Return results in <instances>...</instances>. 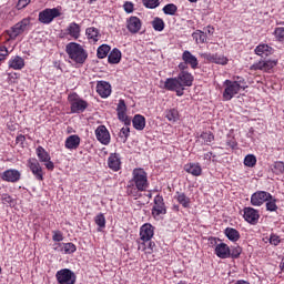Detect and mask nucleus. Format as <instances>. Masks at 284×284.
Here are the masks:
<instances>
[{
  "mask_svg": "<svg viewBox=\"0 0 284 284\" xmlns=\"http://www.w3.org/2000/svg\"><path fill=\"white\" fill-rule=\"evenodd\" d=\"M149 187L150 181L148 180V172L142 168L134 169L132 171V178L126 185L128 196L141 199V192H148Z\"/></svg>",
  "mask_w": 284,
  "mask_h": 284,
  "instance_id": "1",
  "label": "nucleus"
},
{
  "mask_svg": "<svg viewBox=\"0 0 284 284\" xmlns=\"http://www.w3.org/2000/svg\"><path fill=\"white\" fill-rule=\"evenodd\" d=\"M194 83V75L189 71H182L175 78H168L164 81L163 89L169 92H175L176 97L185 94V88H192Z\"/></svg>",
  "mask_w": 284,
  "mask_h": 284,
  "instance_id": "2",
  "label": "nucleus"
},
{
  "mask_svg": "<svg viewBox=\"0 0 284 284\" xmlns=\"http://www.w3.org/2000/svg\"><path fill=\"white\" fill-rule=\"evenodd\" d=\"M65 52L69 59H71V61L78 65H83L85 61H88V51L85 48H83V45L77 42H69L65 45Z\"/></svg>",
  "mask_w": 284,
  "mask_h": 284,
  "instance_id": "3",
  "label": "nucleus"
},
{
  "mask_svg": "<svg viewBox=\"0 0 284 284\" xmlns=\"http://www.w3.org/2000/svg\"><path fill=\"white\" fill-rule=\"evenodd\" d=\"M154 236V226L150 223H145L140 227V239L138 240V250L145 252L148 250V243L152 241Z\"/></svg>",
  "mask_w": 284,
  "mask_h": 284,
  "instance_id": "4",
  "label": "nucleus"
},
{
  "mask_svg": "<svg viewBox=\"0 0 284 284\" xmlns=\"http://www.w3.org/2000/svg\"><path fill=\"white\" fill-rule=\"evenodd\" d=\"M28 30H30V18H24L6 31V34L9 37L7 41H14L17 37L23 34V32Z\"/></svg>",
  "mask_w": 284,
  "mask_h": 284,
  "instance_id": "5",
  "label": "nucleus"
},
{
  "mask_svg": "<svg viewBox=\"0 0 284 284\" xmlns=\"http://www.w3.org/2000/svg\"><path fill=\"white\" fill-rule=\"evenodd\" d=\"M71 114H81L88 110V101L81 99L77 93L69 95Z\"/></svg>",
  "mask_w": 284,
  "mask_h": 284,
  "instance_id": "6",
  "label": "nucleus"
},
{
  "mask_svg": "<svg viewBox=\"0 0 284 284\" xmlns=\"http://www.w3.org/2000/svg\"><path fill=\"white\" fill-rule=\"evenodd\" d=\"M153 207L151 210V214L155 221H159L161 216L168 214V207L165 206V201L163 200V195L158 194L153 200Z\"/></svg>",
  "mask_w": 284,
  "mask_h": 284,
  "instance_id": "7",
  "label": "nucleus"
},
{
  "mask_svg": "<svg viewBox=\"0 0 284 284\" xmlns=\"http://www.w3.org/2000/svg\"><path fill=\"white\" fill-rule=\"evenodd\" d=\"M224 91H223V100L224 101H232L239 92H241V89L239 88V83L233 82L232 80H225L224 83Z\"/></svg>",
  "mask_w": 284,
  "mask_h": 284,
  "instance_id": "8",
  "label": "nucleus"
},
{
  "mask_svg": "<svg viewBox=\"0 0 284 284\" xmlns=\"http://www.w3.org/2000/svg\"><path fill=\"white\" fill-rule=\"evenodd\" d=\"M57 17H61V11H59V9H44L39 13L38 21L44 26H50Z\"/></svg>",
  "mask_w": 284,
  "mask_h": 284,
  "instance_id": "9",
  "label": "nucleus"
},
{
  "mask_svg": "<svg viewBox=\"0 0 284 284\" xmlns=\"http://www.w3.org/2000/svg\"><path fill=\"white\" fill-rule=\"evenodd\" d=\"M55 278L59 284H75L77 275L70 268H62L55 273Z\"/></svg>",
  "mask_w": 284,
  "mask_h": 284,
  "instance_id": "10",
  "label": "nucleus"
},
{
  "mask_svg": "<svg viewBox=\"0 0 284 284\" xmlns=\"http://www.w3.org/2000/svg\"><path fill=\"white\" fill-rule=\"evenodd\" d=\"M277 64H278V61H276V60L261 59L258 62L253 63L250 67V70L253 72H256L258 70L261 72H270V71L274 70V68H276Z\"/></svg>",
  "mask_w": 284,
  "mask_h": 284,
  "instance_id": "11",
  "label": "nucleus"
},
{
  "mask_svg": "<svg viewBox=\"0 0 284 284\" xmlns=\"http://www.w3.org/2000/svg\"><path fill=\"white\" fill-rule=\"evenodd\" d=\"M268 199H272V193L267 191H256L251 195V205L254 207H261Z\"/></svg>",
  "mask_w": 284,
  "mask_h": 284,
  "instance_id": "12",
  "label": "nucleus"
},
{
  "mask_svg": "<svg viewBox=\"0 0 284 284\" xmlns=\"http://www.w3.org/2000/svg\"><path fill=\"white\" fill-rule=\"evenodd\" d=\"M201 57L209 63H216L217 65H227L230 62L227 57L219 53H202Z\"/></svg>",
  "mask_w": 284,
  "mask_h": 284,
  "instance_id": "13",
  "label": "nucleus"
},
{
  "mask_svg": "<svg viewBox=\"0 0 284 284\" xmlns=\"http://www.w3.org/2000/svg\"><path fill=\"white\" fill-rule=\"evenodd\" d=\"M95 139H98L99 143H101L102 145H110V131L105 125H99L95 129Z\"/></svg>",
  "mask_w": 284,
  "mask_h": 284,
  "instance_id": "14",
  "label": "nucleus"
},
{
  "mask_svg": "<svg viewBox=\"0 0 284 284\" xmlns=\"http://www.w3.org/2000/svg\"><path fill=\"white\" fill-rule=\"evenodd\" d=\"M142 27H143V22L136 16H131L126 20V29L131 34H139V32H141Z\"/></svg>",
  "mask_w": 284,
  "mask_h": 284,
  "instance_id": "15",
  "label": "nucleus"
},
{
  "mask_svg": "<svg viewBox=\"0 0 284 284\" xmlns=\"http://www.w3.org/2000/svg\"><path fill=\"white\" fill-rule=\"evenodd\" d=\"M244 220L246 223H250L251 225H256L258 223V220L261 219V214H258V210L254 207H244Z\"/></svg>",
  "mask_w": 284,
  "mask_h": 284,
  "instance_id": "16",
  "label": "nucleus"
},
{
  "mask_svg": "<svg viewBox=\"0 0 284 284\" xmlns=\"http://www.w3.org/2000/svg\"><path fill=\"white\" fill-rule=\"evenodd\" d=\"M1 180L6 181L7 183H19V181H21V172H19L17 169L6 170L1 174Z\"/></svg>",
  "mask_w": 284,
  "mask_h": 284,
  "instance_id": "17",
  "label": "nucleus"
},
{
  "mask_svg": "<svg viewBox=\"0 0 284 284\" xmlns=\"http://www.w3.org/2000/svg\"><path fill=\"white\" fill-rule=\"evenodd\" d=\"M28 165L37 181H43V169L37 159H29Z\"/></svg>",
  "mask_w": 284,
  "mask_h": 284,
  "instance_id": "18",
  "label": "nucleus"
},
{
  "mask_svg": "<svg viewBox=\"0 0 284 284\" xmlns=\"http://www.w3.org/2000/svg\"><path fill=\"white\" fill-rule=\"evenodd\" d=\"M97 92L101 99H108L112 94V85L105 81H98Z\"/></svg>",
  "mask_w": 284,
  "mask_h": 284,
  "instance_id": "19",
  "label": "nucleus"
},
{
  "mask_svg": "<svg viewBox=\"0 0 284 284\" xmlns=\"http://www.w3.org/2000/svg\"><path fill=\"white\" fill-rule=\"evenodd\" d=\"M64 34L67 37H71L72 39L77 40L81 37V26L77 22H71L67 27Z\"/></svg>",
  "mask_w": 284,
  "mask_h": 284,
  "instance_id": "20",
  "label": "nucleus"
},
{
  "mask_svg": "<svg viewBox=\"0 0 284 284\" xmlns=\"http://www.w3.org/2000/svg\"><path fill=\"white\" fill-rule=\"evenodd\" d=\"M108 165L112 172H119L121 170V154L111 153L108 158Z\"/></svg>",
  "mask_w": 284,
  "mask_h": 284,
  "instance_id": "21",
  "label": "nucleus"
},
{
  "mask_svg": "<svg viewBox=\"0 0 284 284\" xmlns=\"http://www.w3.org/2000/svg\"><path fill=\"white\" fill-rule=\"evenodd\" d=\"M182 61L187 63L192 70L199 69V59L189 50L182 53Z\"/></svg>",
  "mask_w": 284,
  "mask_h": 284,
  "instance_id": "22",
  "label": "nucleus"
},
{
  "mask_svg": "<svg viewBox=\"0 0 284 284\" xmlns=\"http://www.w3.org/2000/svg\"><path fill=\"white\" fill-rule=\"evenodd\" d=\"M254 52L255 54H257V57H261L263 59L264 57H272V54H274V48L265 43H260L254 49Z\"/></svg>",
  "mask_w": 284,
  "mask_h": 284,
  "instance_id": "23",
  "label": "nucleus"
},
{
  "mask_svg": "<svg viewBox=\"0 0 284 284\" xmlns=\"http://www.w3.org/2000/svg\"><path fill=\"white\" fill-rule=\"evenodd\" d=\"M54 250L57 252H62L63 254H74L77 252V245L72 242L68 243H58Z\"/></svg>",
  "mask_w": 284,
  "mask_h": 284,
  "instance_id": "24",
  "label": "nucleus"
},
{
  "mask_svg": "<svg viewBox=\"0 0 284 284\" xmlns=\"http://www.w3.org/2000/svg\"><path fill=\"white\" fill-rule=\"evenodd\" d=\"M79 145H81V138L77 134L69 135L64 142L67 150H78Z\"/></svg>",
  "mask_w": 284,
  "mask_h": 284,
  "instance_id": "25",
  "label": "nucleus"
},
{
  "mask_svg": "<svg viewBox=\"0 0 284 284\" xmlns=\"http://www.w3.org/2000/svg\"><path fill=\"white\" fill-rule=\"evenodd\" d=\"M9 68L12 70H23L26 68V60L19 55L11 57L8 62Z\"/></svg>",
  "mask_w": 284,
  "mask_h": 284,
  "instance_id": "26",
  "label": "nucleus"
},
{
  "mask_svg": "<svg viewBox=\"0 0 284 284\" xmlns=\"http://www.w3.org/2000/svg\"><path fill=\"white\" fill-rule=\"evenodd\" d=\"M184 172L192 174V176H201V174H203V169L199 163H187L184 165Z\"/></svg>",
  "mask_w": 284,
  "mask_h": 284,
  "instance_id": "27",
  "label": "nucleus"
},
{
  "mask_svg": "<svg viewBox=\"0 0 284 284\" xmlns=\"http://www.w3.org/2000/svg\"><path fill=\"white\" fill-rule=\"evenodd\" d=\"M174 199L185 210L190 209V205H192V200L189 196H186V194L184 192L178 191L174 195Z\"/></svg>",
  "mask_w": 284,
  "mask_h": 284,
  "instance_id": "28",
  "label": "nucleus"
},
{
  "mask_svg": "<svg viewBox=\"0 0 284 284\" xmlns=\"http://www.w3.org/2000/svg\"><path fill=\"white\" fill-rule=\"evenodd\" d=\"M214 252L219 258H230V246L225 243L217 244Z\"/></svg>",
  "mask_w": 284,
  "mask_h": 284,
  "instance_id": "29",
  "label": "nucleus"
},
{
  "mask_svg": "<svg viewBox=\"0 0 284 284\" xmlns=\"http://www.w3.org/2000/svg\"><path fill=\"white\" fill-rule=\"evenodd\" d=\"M224 234L229 241H232V243H236V241L241 239V233L234 227H226Z\"/></svg>",
  "mask_w": 284,
  "mask_h": 284,
  "instance_id": "30",
  "label": "nucleus"
},
{
  "mask_svg": "<svg viewBox=\"0 0 284 284\" xmlns=\"http://www.w3.org/2000/svg\"><path fill=\"white\" fill-rule=\"evenodd\" d=\"M134 130L142 131L145 130V116L141 114H135L132 120Z\"/></svg>",
  "mask_w": 284,
  "mask_h": 284,
  "instance_id": "31",
  "label": "nucleus"
},
{
  "mask_svg": "<svg viewBox=\"0 0 284 284\" xmlns=\"http://www.w3.org/2000/svg\"><path fill=\"white\" fill-rule=\"evenodd\" d=\"M192 38L194 39L197 45L207 43V33H205V31L196 30L195 32L192 33Z\"/></svg>",
  "mask_w": 284,
  "mask_h": 284,
  "instance_id": "32",
  "label": "nucleus"
},
{
  "mask_svg": "<svg viewBox=\"0 0 284 284\" xmlns=\"http://www.w3.org/2000/svg\"><path fill=\"white\" fill-rule=\"evenodd\" d=\"M164 116L170 123H176V121H179V119H181V115L179 114V110H176V109L166 110L164 112Z\"/></svg>",
  "mask_w": 284,
  "mask_h": 284,
  "instance_id": "33",
  "label": "nucleus"
},
{
  "mask_svg": "<svg viewBox=\"0 0 284 284\" xmlns=\"http://www.w3.org/2000/svg\"><path fill=\"white\" fill-rule=\"evenodd\" d=\"M121 50L114 48L108 55V61L111 64L121 63Z\"/></svg>",
  "mask_w": 284,
  "mask_h": 284,
  "instance_id": "34",
  "label": "nucleus"
},
{
  "mask_svg": "<svg viewBox=\"0 0 284 284\" xmlns=\"http://www.w3.org/2000/svg\"><path fill=\"white\" fill-rule=\"evenodd\" d=\"M85 34H87V38L89 39V41H93V43H97V41H99V37H101L99 29H97L94 27L87 28Z\"/></svg>",
  "mask_w": 284,
  "mask_h": 284,
  "instance_id": "35",
  "label": "nucleus"
},
{
  "mask_svg": "<svg viewBox=\"0 0 284 284\" xmlns=\"http://www.w3.org/2000/svg\"><path fill=\"white\" fill-rule=\"evenodd\" d=\"M276 203H278V200L271 194V197L266 200V212H277L278 205Z\"/></svg>",
  "mask_w": 284,
  "mask_h": 284,
  "instance_id": "36",
  "label": "nucleus"
},
{
  "mask_svg": "<svg viewBox=\"0 0 284 284\" xmlns=\"http://www.w3.org/2000/svg\"><path fill=\"white\" fill-rule=\"evenodd\" d=\"M37 156L41 163H45V161H50V153L45 151L43 146H38L36 149Z\"/></svg>",
  "mask_w": 284,
  "mask_h": 284,
  "instance_id": "37",
  "label": "nucleus"
},
{
  "mask_svg": "<svg viewBox=\"0 0 284 284\" xmlns=\"http://www.w3.org/2000/svg\"><path fill=\"white\" fill-rule=\"evenodd\" d=\"M151 24L155 32H163L165 30V21L159 17H155Z\"/></svg>",
  "mask_w": 284,
  "mask_h": 284,
  "instance_id": "38",
  "label": "nucleus"
},
{
  "mask_svg": "<svg viewBox=\"0 0 284 284\" xmlns=\"http://www.w3.org/2000/svg\"><path fill=\"white\" fill-rule=\"evenodd\" d=\"M110 50H111V48L108 44L100 45L97 51L98 59H105V57H108V54H110Z\"/></svg>",
  "mask_w": 284,
  "mask_h": 284,
  "instance_id": "39",
  "label": "nucleus"
},
{
  "mask_svg": "<svg viewBox=\"0 0 284 284\" xmlns=\"http://www.w3.org/2000/svg\"><path fill=\"white\" fill-rule=\"evenodd\" d=\"M162 10H163L164 14L174 17V14H176V12L179 10V7H176V4H174V3H169V4H165Z\"/></svg>",
  "mask_w": 284,
  "mask_h": 284,
  "instance_id": "40",
  "label": "nucleus"
},
{
  "mask_svg": "<svg viewBox=\"0 0 284 284\" xmlns=\"http://www.w3.org/2000/svg\"><path fill=\"white\" fill-rule=\"evenodd\" d=\"M273 36L275 37V41L284 43V27L275 28Z\"/></svg>",
  "mask_w": 284,
  "mask_h": 284,
  "instance_id": "41",
  "label": "nucleus"
},
{
  "mask_svg": "<svg viewBox=\"0 0 284 284\" xmlns=\"http://www.w3.org/2000/svg\"><path fill=\"white\" fill-rule=\"evenodd\" d=\"M200 139L204 140L205 145H212V142L214 141V133L212 132H202L200 134Z\"/></svg>",
  "mask_w": 284,
  "mask_h": 284,
  "instance_id": "42",
  "label": "nucleus"
},
{
  "mask_svg": "<svg viewBox=\"0 0 284 284\" xmlns=\"http://www.w3.org/2000/svg\"><path fill=\"white\" fill-rule=\"evenodd\" d=\"M1 196V201L3 205H9L10 207L14 206L17 204V201L10 194L3 193Z\"/></svg>",
  "mask_w": 284,
  "mask_h": 284,
  "instance_id": "43",
  "label": "nucleus"
},
{
  "mask_svg": "<svg viewBox=\"0 0 284 284\" xmlns=\"http://www.w3.org/2000/svg\"><path fill=\"white\" fill-rule=\"evenodd\" d=\"M272 172L276 174L277 176L280 174H284V162L277 161L273 164Z\"/></svg>",
  "mask_w": 284,
  "mask_h": 284,
  "instance_id": "44",
  "label": "nucleus"
},
{
  "mask_svg": "<svg viewBox=\"0 0 284 284\" xmlns=\"http://www.w3.org/2000/svg\"><path fill=\"white\" fill-rule=\"evenodd\" d=\"M244 165L246 168H254L256 165V155L254 154H247L244 158Z\"/></svg>",
  "mask_w": 284,
  "mask_h": 284,
  "instance_id": "45",
  "label": "nucleus"
},
{
  "mask_svg": "<svg viewBox=\"0 0 284 284\" xmlns=\"http://www.w3.org/2000/svg\"><path fill=\"white\" fill-rule=\"evenodd\" d=\"M142 3L150 10H154V8H159V6H161V2H159V0H142Z\"/></svg>",
  "mask_w": 284,
  "mask_h": 284,
  "instance_id": "46",
  "label": "nucleus"
},
{
  "mask_svg": "<svg viewBox=\"0 0 284 284\" xmlns=\"http://www.w3.org/2000/svg\"><path fill=\"white\" fill-rule=\"evenodd\" d=\"M243 252L241 246H234L232 250L230 248V258H239Z\"/></svg>",
  "mask_w": 284,
  "mask_h": 284,
  "instance_id": "47",
  "label": "nucleus"
},
{
  "mask_svg": "<svg viewBox=\"0 0 284 284\" xmlns=\"http://www.w3.org/2000/svg\"><path fill=\"white\" fill-rule=\"evenodd\" d=\"M118 119H119V121H122V123H124V125H131V123H132V120L128 116L126 112H119Z\"/></svg>",
  "mask_w": 284,
  "mask_h": 284,
  "instance_id": "48",
  "label": "nucleus"
},
{
  "mask_svg": "<svg viewBox=\"0 0 284 284\" xmlns=\"http://www.w3.org/2000/svg\"><path fill=\"white\" fill-rule=\"evenodd\" d=\"M8 57H10V51H8V48L6 45H0V63H3Z\"/></svg>",
  "mask_w": 284,
  "mask_h": 284,
  "instance_id": "49",
  "label": "nucleus"
},
{
  "mask_svg": "<svg viewBox=\"0 0 284 284\" xmlns=\"http://www.w3.org/2000/svg\"><path fill=\"white\" fill-rule=\"evenodd\" d=\"M95 225H99L101 229L105 227V215L103 213L98 214L94 217Z\"/></svg>",
  "mask_w": 284,
  "mask_h": 284,
  "instance_id": "50",
  "label": "nucleus"
},
{
  "mask_svg": "<svg viewBox=\"0 0 284 284\" xmlns=\"http://www.w3.org/2000/svg\"><path fill=\"white\" fill-rule=\"evenodd\" d=\"M226 145L227 148H231V150H236L239 142H236V138L229 135L226 139Z\"/></svg>",
  "mask_w": 284,
  "mask_h": 284,
  "instance_id": "51",
  "label": "nucleus"
},
{
  "mask_svg": "<svg viewBox=\"0 0 284 284\" xmlns=\"http://www.w3.org/2000/svg\"><path fill=\"white\" fill-rule=\"evenodd\" d=\"M120 139H124V141H128L130 138V125H126L120 130L119 133Z\"/></svg>",
  "mask_w": 284,
  "mask_h": 284,
  "instance_id": "52",
  "label": "nucleus"
},
{
  "mask_svg": "<svg viewBox=\"0 0 284 284\" xmlns=\"http://www.w3.org/2000/svg\"><path fill=\"white\" fill-rule=\"evenodd\" d=\"M116 112H128V105H125V100L121 99L119 100Z\"/></svg>",
  "mask_w": 284,
  "mask_h": 284,
  "instance_id": "53",
  "label": "nucleus"
},
{
  "mask_svg": "<svg viewBox=\"0 0 284 284\" xmlns=\"http://www.w3.org/2000/svg\"><path fill=\"white\" fill-rule=\"evenodd\" d=\"M52 241L61 243V241H63V233H61V231H53Z\"/></svg>",
  "mask_w": 284,
  "mask_h": 284,
  "instance_id": "54",
  "label": "nucleus"
},
{
  "mask_svg": "<svg viewBox=\"0 0 284 284\" xmlns=\"http://www.w3.org/2000/svg\"><path fill=\"white\" fill-rule=\"evenodd\" d=\"M123 9L128 14H132V12H134V3L126 1L123 4Z\"/></svg>",
  "mask_w": 284,
  "mask_h": 284,
  "instance_id": "55",
  "label": "nucleus"
},
{
  "mask_svg": "<svg viewBox=\"0 0 284 284\" xmlns=\"http://www.w3.org/2000/svg\"><path fill=\"white\" fill-rule=\"evenodd\" d=\"M156 247V243L152 242V240H150L149 242H146V250L144 251L145 254H152V252H154V248Z\"/></svg>",
  "mask_w": 284,
  "mask_h": 284,
  "instance_id": "56",
  "label": "nucleus"
},
{
  "mask_svg": "<svg viewBox=\"0 0 284 284\" xmlns=\"http://www.w3.org/2000/svg\"><path fill=\"white\" fill-rule=\"evenodd\" d=\"M281 243V236L272 233L271 236H270V244L271 245H278Z\"/></svg>",
  "mask_w": 284,
  "mask_h": 284,
  "instance_id": "57",
  "label": "nucleus"
},
{
  "mask_svg": "<svg viewBox=\"0 0 284 284\" xmlns=\"http://www.w3.org/2000/svg\"><path fill=\"white\" fill-rule=\"evenodd\" d=\"M233 83H237L240 90L247 88L245 80L241 77H236V81H233Z\"/></svg>",
  "mask_w": 284,
  "mask_h": 284,
  "instance_id": "58",
  "label": "nucleus"
},
{
  "mask_svg": "<svg viewBox=\"0 0 284 284\" xmlns=\"http://www.w3.org/2000/svg\"><path fill=\"white\" fill-rule=\"evenodd\" d=\"M216 155H214L213 152H207V153H204L203 155V160L205 161L206 165H210V163H212V159H215Z\"/></svg>",
  "mask_w": 284,
  "mask_h": 284,
  "instance_id": "59",
  "label": "nucleus"
},
{
  "mask_svg": "<svg viewBox=\"0 0 284 284\" xmlns=\"http://www.w3.org/2000/svg\"><path fill=\"white\" fill-rule=\"evenodd\" d=\"M30 1H32V0H19L17 3V9L23 10V8H28Z\"/></svg>",
  "mask_w": 284,
  "mask_h": 284,
  "instance_id": "60",
  "label": "nucleus"
},
{
  "mask_svg": "<svg viewBox=\"0 0 284 284\" xmlns=\"http://www.w3.org/2000/svg\"><path fill=\"white\" fill-rule=\"evenodd\" d=\"M17 145H20V148H23V144L26 143V135L18 134L16 138Z\"/></svg>",
  "mask_w": 284,
  "mask_h": 284,
  "instance_id": "61",
  "label": "nucleus"
},
{
  "mask_svg": "<svg viewBox=\"0 0 284 284\" xmlns=\"http://www.w3.org/2000/svg\"><path fill=\"white\" fill-rule=\"evenodd\" d=\"M204 30H205L204 34H206V37H207V34H209L210 37H212V34H214V32H215L214 27L211 26V24H209L206 28H204Z\"/></svg>",
  "mask_w": 284,
  "mask_h": 284,
  "instance_id": "62",
  "label": "nucleus"
},
{
  "mask_svg": "<svg viewBox=\"0 0 284 284\" xmlns=\"http://www.w3.org/2000/svg\"><path fill=\"white\" fill-rule=\"evenodd\" d=\"M187 63H185V61L181 62L178 68L180 70V72H187Z\"/></svg>",
  "mask_w": 284,
  "mask_h": 284,
  "instance_id": "63",
  "label": "nucleus"
},
{
  "mask_svg": "<svg viewBox=\"0 0 284 284\" xmlns=\"http://www.w3.org/2000/svg\"><path fill=\"white\" fill-rule=\"evenodd\" d=\"M44 165H45L47 170H50L51 172H52V170H54V162H52L50 160L45 161Z\"/></svg>",
  "mask_w": 284,
  "mask_h": 284,
  "instance_id": "64",
  "label": "nucleus"
}]
</instances>
